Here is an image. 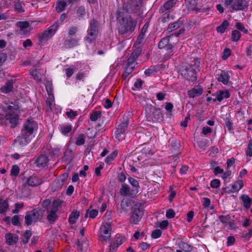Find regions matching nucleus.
<instances>
[{
  "label": "nucleus",
  "mask_w": 252,
  "mask_h": 252,
  "mask_svg": "<svg viewBox=\"0 0 252 252\" xmlns=\"http://www.w3.org/2000/svg\"><path fill=\"white\" fill-rule=\"evenodd\" d=\"M85 8L83 6H79L76 11V14L78 17L82 18L85 15Z\"/></svg>",
  "instance_id": "603ef678"
},
{
  "label": "nucleus",
  "mask_w": 252,
  "mask_h": 252,
  "mask_svg": "<svg viewBox=\"0 0 252 252\" xmlns=\"http://www.w3.org/2000/svg\"><path fill=\"white\" fill-rule=\"evenodd\" d=\"M241 198L243 203L244 207L246 209H249L252 203V199L247 195H242Z\"/></svg>",
  "instance_id": "cd10ccee"
},
{
  "label": "nucleus",
  "mask_w": 252,
  "mask_h": 252,
  "mask_svg": "<svg viewBox=\"0 0 252 252\" xmlns=\"http://www.w3.org/2000/svg\"><path fill=\"white\" fill-rule=\"evenodd\" d=\"M42 182V180L41 178L34 175L30 176L27 181V184L31 187L39 186Z\"/></svg>",
  "instance_id": "dca6fc26"
},
{
  "label": "nucleus",
  "mask_w": 252,
  "mask_h": 252,
  "mask_svg": "<svg viewBox=\"0 0 252 252\" xmlns=\"http://www.w3.org/2000/svg\"><path fill=\"white\" fill-rule=\"evenodd\" d=\"M220 181L219 179H215L213 180L211 182L210 186L212 188H214V189L218 188V187H220Z\"/></svg>",
  "instance_id": "0e129e2a"
},
{
  "label": "nucleus",
  "mask_w": 252,
  "mask_h": 252,
  "mask_svg": "<svg viewBox=\"0 0 252 252\" xmlns=\"http://www.w3.org/2000/svg\"><path fill=\"white\" fill-rule=\"evenodd\" d=\"M66 67H67L65 68L64 70L67 78H69L73 74L76 68L73 65H71L70 66L67 65Z\"/></svg>",
  "instance_id": "e433bc0d"
},
{
  "label": "nucleus",
  "mask_w": 252,
  "mask_h": 252,
  "mask_svg": "<svg viewBox=\"0 0 252 252\" xmlns=\"http://www.w3.org/2000/svg\"><path fill=\"white\" fill-rule=\"evenodd\" d=\"M12 223L15 226L20 225V217L18 215H15L13 217L12 219Z\"/></svg>",
  "instance_id": "e2e57ef3"
},
{
  "label": "nucleus",
  "mask_w": 252,
  "mask_h": 252,
  "mask_svg": "<svg viewBox=\"0 0 252 252\" xmlns=\"http://www.w3.org/2000/svg\"><path fill=\"white\" fill-rule=\"evenodd\" d=\"M215 77L218 82L224 85L229 86L232 84L231 82L230 81V75L229 73L226 70H219Z\"/></svg>",
  "instance_id": "0eeeda50"
},
{
  "label": "nucleus",
  "mask_w": 252,
  "mask_h": 252,
  "mask_svg": "<svg viewBox=\"0 0 252 252\" xmlns=\"http://www.w3.org/2000/svg\"><path fill=\"white\" fill-rule=\"evenodd\" d=\"M143 83L144 81H142L141 79H137L136 81L134 83L133 87H132V90H136L140 89L142 87V86L143 84Z\"/></svg>",
  "instance_id": "8fccbe9b"
},
{
  "label": "nucleus",
  "mask_w": 252,
  "mask_h": 252,
  "mask_svg": "<svg viewBox=\"0 0 252 252\" xmlns=\"http://www.w3.org/2000/svg\"><path fill=\"white\" fill-rule=\"evenodd\" d=\"M80 216V212L77 210H73L70 214L68 218V221L70 224L76 223L77 220Z\"/></svg>",
  "instance_id": "bb28decb"
},
{
  "label": "nucleus",
  "mask_w": 252,
  "mask_h": 252,
  "mask_svg": "<svg viewBox=\"0 0 252 252\" xmlns=\"http://www.w3.org/2000/svg\"><path fill=\"white\" fill-rule=\"evenodd\" d=\"M101 116L100 111H94L93 112L90 116V120L92 121H96Z\"/></svg>",
  "instance_id": "864d4df0"
},
{
  "label": "nucleus",
  "mask_w": 252,
  "mask_h": 252,
  "mask_svg": "<svg viewBox=\"0 0 252 252\" xmlns=\"http://www.w3.org/2000/svg\"><path fill=\"white\" fill-rule=\"evenodd\" d=\"M16 26L19 29V33L21 35H26L29 33L31 29L28 22H18L16 24Z\"/></svg>",
  "instance_id": "9d476101"
},
{
  "label": "nucleus",
  "mask_w": 252,
  "mask_h": 252,
  "mask_svg": "<svg viewBox=\"0 0 252 252\" xmlns=\"http://www.w3.org/2000/svg\"><path fill=\"white\" fill-rule=\"evenodd\" d=\"M0 201V214H4L8 209V202L7 200L2 201V199Z\"/></svg>",
  "instance_id": "f704fd0d"
},
{
  "label": "nucleus",
  "mask_w": 252,
  "mask_h": 252,
  "mask_svg": "<svg viewBox=\"0 0 252 252\" xmlns=\"http://www.w3.org/2000/svg\"><path fill=\"white\" fill-rule=\"evenodd\" d=\"M161 235V231L160 229H156L154 230L151 234V236L154 239H157Z\"/></svg>",
  "instance_id": "69168bd1"
},
{
  "label": "nucleus",
  "mask_w": 252,
  "mask_h": 252,
  "mask_svg": "<svg viewBox=\"0 0 252 252\" xmlns=\"http://www.w3.org/2000/svg\"><path fill=\"white\" fill-rule=\"evenodd\" d=\"M57 212V211H56V210L51 209V211L49 210V213L47 217V219L49 222H54L57 219L58 216L56 214Z\"/></svg>",
  "instance_id": "2f4dec72"
},
{
  "label": "nucleus",
  "mask_w": 252,
  "mask_h": 252,
  "mask_svg": "<svg viewBox=\"0 0 252 252\" xmlns=\"http://www.w3.org/2000/svg\"><path fill=\"white\" fill-rule=\"evenodd\" d=\"M19 116L17 114L7 113L6 115V120H7L11 125V127H15L18 124Z\"/></svg>",
  "instance_id": "f8f14e48"
},
{
  "label": "nucleus",
  "mask_w": 252,
  "mask_h": 252,
  "mask_svg": "<svg viewBox=\"0 0 252 252\" xmlns=\"http://www.w3.org/2000/svg\"><path fill=\"white\" fill-rule=\"evenodd\" d=\"M246 155L249 157H252V139L250 140L246 150Z\"/></svg>",
  "instance_id": "052dcab7"
},
{
  "label": "nucleus",
  "mask_w": 252,
  "mask_h": 252,
  "mask_svg": "<svg viewBox=\"0 0 252 252\" xmlns=\"http://www.w3.org/2000/svg\"><path fill=\"white\" fill-rule=\"evenodd\" d=\"M220 221L223 224L228 223L231 220V217L229 215L226 216H220L219 217Z\"/></svg>",
  "instance_id": "5fc2aeb1"
},
{
  "label": "nucleus",
  "mask_w": 252,
  "mask_h": 252,
  "mask_svg": "<svg viewBox=\"0 0 252 252\" xmlns=\"http://www.w3.org/2000/svg\"><path fill=\"white\" fill-rule=\"evenodd\" d=\"M185 3L189 10H193L196 6L195 0H191L190 2L189 0H185Z\"/></svg>",
  "instance_id": "4d7b16f0"
},
{
  "label": "nucleus",
  "mask_w": 252,
  "mask_h": 252,
  "mask_svg": "<svg viewBox=\"0 0 252 252\" xmlns=\"http://www.w3.org/2000/svg\"><path fill=\"white\" fill-rule=\"evenodd\" d=\"M101 236L105 241L109 240L111 236V229L110 224L107 223L102 225L100 228Z\"/></svg>",
  "instance_id": "1a4fd4ad"
},
{
  "label": "nucleus",
  "mask_w": 252,
  "mask_h": 252,
  "mask_svg": "<svg viewBox=\"0 0 252 252\" xmlns=\"http://www.w3.org/2000/svg\"><path fill=\"white\" fill-rule=\"evenodd\" d=\"M68 177L67 173H63L62 175L60 177L61 180H56L54 182V184L57 185L59 184V186H57V189H61L65 181H66L67 178Z\"/></svg>",
  "instance_id": "c85d7f7f"
},
{
  "label": "nucleus",
  "mask_w": 252,
  "mask_h": 252,
  "mask_svg": "<svg viewBox=\"0 0 252 252\" xmlns=\"http://www.w3.org/2000/svg\"><path fill=\"white\" fill-rule=\"evenodd\" d=\"M177 1V0H169L165 2L160 8L159 12L160 13H163L165 11L170 9L175 5Z\"/></svg>",
  "instance_id": "412c9836"
},
{
  "label": "nucleus",
  "mask_w": 252,
  "mask_h": 252,
  "mask_svg": "<svg viewBox=\"0 0 252 252\" xmlns=\"http://www.w3.org/2000/svg\"><path fill=\"white\" fill-rule=\"evenodd\" d=\"M38 129V125L33 120L29 119L25 123L21 134L15 140V143L20 145L28 144L34 137L33 133Z\"/></svg>",
  "instance_id": "f257e3e1"
},
{
  "label": "nucleus",
  "mask_w": 252,
  "mask_h": 252,
  "mask_svg": "<svg viewBox=\"0 0 252 252\" xmlns=\"http://www.w3.org/2000/svg\"><path fill=\"white\" fill-rule=\"evenodd\" d=\"M85 135L83 133L79 134L75 138V144L77 146L83 145L85 142Z\"/></svg>",
  "instance_id": "c9c22d12"
},
{
  "label": "nucleus",
  "mask_w": 252,
  "mask_h": 252,
  "mask_svg": "<svg viewBox=\"0 0 252 252\" xmlns=\"http://www.w3.org/2000/svg\"><path fill=\"white\" fill-rule=\"evenodd\" d=\"M6 242L8 245L16 244L19 240L18 236L16 234L8 233L5 235Z\"/></svg>",
  "instance_id": "4be33fe9"
},
{
  "label": "nucleus",
  "mask_w": 252,
  "mask_h": 252,
  "mask_svg": "<svg viewBox=\"0 0 252 252\" xmlns=\"http://www.w3.org/2000/svg\"><path fill=\"white\" fill-rule=\"evenodd\" d=\"M135 68V65L130 66V65H126V68L124 71L123 75L126 77L128 75H129L134 69Z\"/></svg>",
  "instance_id": "09e8293b"
},
{
  "label": "nucleus",
  "mask_w": 252,
  "mask_h": 252,
  "mask_svg": "<svg viewBox=\"0 0 252 252\" xmlns=\"http://www.w3.org/2000/svg\"><path fill=\"white\" fill-rule=\"evenodd\" d=\"M124 241L122 237H117L115 240L111 244L110 248V252H115L118 247H119L120 245H121Z\"/></svg>",
  "instance_id": "393cba45"
},
{
  "label": "nucleus",
  "mask_w": 252,
  "mask_h": 252,
  "mask_svg": "<svg viewBox=\"0 0 252 252\" xmlns=\"http://www.w3.org/2000/svg\"><path fill=\"white\" fill-rule=\"evenodd\" d=\"M224 6L230 7L232 11H241L247 9L249 2L246 0H224Z\"/></svg>",
  "instance_id": "20e7f679"
},
{
  "label": "nucleus",
  "mask_w": 252,
  "mask_h": 252,
  "mask_svg": "<svg viewBox=\"0 0 252 252\" xmlns=\"http://www.w3.org/2000/svg\"><path fill=\"white\" fill-rule=\"evenodd\" d=\"M139 55L140 52L138 50L132 52L127 60L126 65H130V66L135 65V67L137 64L135 62Z\"/></svg>",
  "instance_id": "a211bd4d"
},
{
  "label": "nucleus",
  "mask_w": 252,
  "mask_h": 252,
  "mask_svg": "<svg viewBox=\"0 0 252 252\" xmlns=\"http://www.w3.org/2000/svg\"><path fill=\"white\" fill-rule=\"evenodd\" d=\"M98 33V22L95 19H93L90 22L87 30V34L86 36V41L92 43L95 40Z\"/></svg>",
  "instance_id": "7ed1b4c3"
},
{
  "label": "nucleus",
  "mask_w": 252,
  "mask_h": 252,
  "mask_svg": "<svg viewBox=\"0 0 252 252\" xmlns=\"http://www.w3.org/2000/svg\"><path fill=\"white\" fill-rule=\"evenodd\" d=\"M66 6V2L62 0H58L56 6V10L58 13L63 11Z\"/></svg>",
  "instance_id": "473e14b6"
},
{
  "label": "nucleus",
  "mask_w": 252,
  "mask_h": 252,
  "mask_svg": "<svg viewBox=\"0 0 252 252\" xmlns=\"http://www.w3.org/2000/svg\"><path fill=\"white\" fill-rule=\"evenodd\" d=\"M184 18H180L176 22L170 24L168 26V29L171 31H174L179 28L184 23Z\"/></svg>",
  "instance_id": "a878e982"
},
{
  "label": "nucleus",
  "mask_w": 252,
  "mask_h": 252,
  "mask_svg": "<svg viewBox=\"0 0 252 252\" xmlns=\"http://www.w3.org/2000/svg\"><path fill=\"white\" fill-rule=\"evenodd\" d=\"M62 203V201L60 199L54 200L53 202L52 209L56 210V211H58L59 207L61 206Z\"/></svg>",
  "instance_id": "6e6d98bb"
},
{
  "label": "nucleus",
  "mask_w": 252,
  "mask_h": 252,
  "mask_svg": "<svg viewBox=\"0 0 252 252\" xmlns=\"http://www.w3.org/2000/svg\"><path fill=\"white\" fill-rule=\"evenodd\" d=\"M25 221L26 225L28 226L31 225L32 222L34 221L33 216L30 212L27 213L26 215L25 216Z\"/></svg>",
  "instance_id": "79ce46f5"
},
{
  "label": "nucleus",
  "mask_w": 252,
  "mask_h": 252,
  "mask_svg": "<svg viewBox=\"0 0 252 252\" xmlns=\"http://www.w3.org/2000/svg\"><path fill=\"white\" fill-rule=\"evenodd\" d=\"M48 162V158H36L34 163L38 167H45Z\"/></svg>",
  "instance_id": "58836bf2"
},
{
  "label": "nucleus",
  "mask_w": 252,
  "mask_h": 252,
  "mask_svg": "<svg viewBox=\"0 0 252 252\" xmlns=\"http://www.w3.org/2000/svg\"><path fill=\"white\" fill-rule=\"evenodd\" d=\"M117 19L120 24L118 31L120 34H130L135 30L137 22L130 16L123 17L120 12L117 15Z\"/></svg>",
  "instance_id": "f03ea898"
},
{
  "label": "nucleus",
  "mask_w": 252,
  "mask_h": 252,
  "mask_svg": "<svg viewBox=\"0 0 252 252\" xmlns=\"http://www.w3.org/2000/svg\"><path fill=\"white\" fill-rule=\"evenodd\" d=\"M184 75L186 79L189 81L193 82L196 80L195 69L191 66L186 69Z\"/></svg>",
  "instance_id": "2eb2a0df"
},
{
  "label": "nucleus",
  "mask_w": 252,
  "mask_h": 252,
  "mask_svg": "<svg viewBox=\"0 0 252 252\" xmlns=\"http://www.w3.org/2000/svg\"><path fill=\"white\" fill-rule=\"evenodd\" d=\"M243 181L242 180H239L235 182L234 184L232 185L230 192H234L235 191H238L243 187Z\"/></svg>",
  "instance_id": "72a5a7b5"
},
{
  "label": "nucleus",
  "mask_w": 252,
  "mask_h": 252,
  "mask_svg": "<svg viewBox=\"0 0 252 252\" xmlns=\"http://www.w3.org/2000/svg\"><path fill=\"white\" fill-rule=\"evenodd\" d=\"M231 55V50L229 48H225L223 52L222 56V59L223 60H226Z\"/></svg>",
  "instance_id": "680f3d73"
},
{
  "label": "nucleus",
  "mask_w": 252,
  "mask_h": 252,
  "mask_svg": "<svg viewBox=\"0 0 252 252\" xmlns=\"http://www.w3.org/2000/svg\"><path fill=\"white\" fill-rule=\"evenodd\" d=\"M170 19H173V18L170 16V12H167L163 13L160 20L161 22L165 23Z\"/></svg>",
  "instance_id": "a18cd8bd"
},
{
  "label": "nucleus",
  "mask_w": 252,
  "mask_h": 252,
  "mask_svg": "<svg viewBox=\"0 0 252 252\" xmlns=\"http://www.w3.org/2000/svg\"><path fill=\"white\" fill-rule=\"evenodd\" d=\"M15 82L13 80H9L5 84L1 87L0 90L3 93H8L11 92L13 88V84Z\"/></svg>",
  "instance_id": "5701e85b"
},
{
  "label": "nucleus",
  "mask_w": 252,
  "mask_h": 252,
  "mask_svg": "<svg viewBox=\"0 0 252 252\" xmlns=\"http://www.w3.org/2000/svg\"><path fill=\"white\" fill-rule=\"evenodd\" d=\"M31 75L33 76V78L36 81L41 80L40 76L36 69L33 70L30 72Z\"/></svg>",
  "instance_id": "774afa93"
},
{
  "label": "nucleus",
  "mask_w": 252,
  "mask_h": 252,
  "mask_svg": "<svg viewBox=\"0 0 252 252\" xmlns=\"http://www.w3.org/2000/svg\"><path fill=\"white\" fill-rule=\"evenodd\" d=\"M58 27V22H55L48 29V30L44 31L42 35L39 36L40 41H42L44 40H47L48 38L52 37L56 33Z\"/></svg>",
  "instance_id": "6e6552de"
},
{
  "label": "nucleus",
  "mask_w": 252,
  "mask_h": 252,
  "mask_svg": "<svg viewBox=\"0 0 252 252\" xmlns=\"http://www.w3.org/2000/svg\"><path fill=\"white\" fill-rule=\"evenodd\" d=\"M230 93L229 91L225 90L224 91H217L214 94H213V96H215V98L213 99L214 102L218 101L220 102L224 98H228L230 97Z\"/></svg>",
  "instance_id": "9b49d317"
},
{
  "label": "nucleus",
  "mask_w": 252,
  "mask_h": 252,
  "mask_svg": "<svg viewBox=\"0 0 252 252\" xmlns=\"http://www.w3.org/2000/svg\"><path fill=\"white\" fill-rule=\"evenodd\" d=\"M236 28L237 29L238 31H240L242 32H244L245 33H247L248 32V31L247 29H246L245 27L243 26V25L240 23L237 22L236 24Z\"/></svg>",
  "instance_id": "bf43d9fd"
},
{
  "label": "nucleus",
  "mask_w": 252,
  "mask_h": 252,
  "mask_svg": "<svg viewBox=\"0 0 252 252\" xmlns=\"http://www.w3.org/2000/svg\"><path fill=\"white\" fill-rule=\"evenodd\" d=\"M7 113L16 114V113L19 111L20 107L18 105H9L7 106Z\"/></svg>",
  "instance_id": "37998d69"
},
{
  "label": "nucleus",
  "mask_w": 252,
  "mask_h": 252,
  "mask_svg": "<svg viewBox=\"0 0 252 252\" xmlns=\"http://www.w3.org/2000/svg\"><path fill=\"white\" fill-rule=\"evenodd\" d=\"M229 25V23L228 21L227 20H224L220 24V25L217 27L216 30L218 32L223 33L225 32L226 29L228 27Z\"/></svg>",
  "instance_id": "c756f323"
},
{
  "label": "nucleus",
  "mask_w": 252,
  "mask_h": 252,
  "mask_svg": "<svg viewBox=\"0 0 252 252\" xmlns=\"http://www.w3.org/2000/svg\"><path fill=\"white\" fill-rule=\"evenodd\" d=\"M127 128V124L126 123H123L120 124L118 128H117V130L116 131V134L117 136H118L119 135H120L121 134H123L125 132Z\"/></svg>",
  "instance_id": "7c9ffc66"
},
{
  "label": "nucleus",
  "mask_w": 252,
  "mask_h": 252,
  "mask_svg": "<svg viewBox=\"0 0 252 252\" xmlns=\"http://www.w3.org/2000/svg\"><path fill=\"white\" fill-rule=\"evenodd\" d=\"M20 172V168L17 165H14L12 166L10 175L11 176L17 177Z\"/></svg>",
  "instance_id": "c03bdc74"
},
{
  "label": "nucleus",
  "mask_w": 252,
  "mask_h": 252,
  "mask_svg": "<svg viewBox=\"0 0 252 252\" xmlns=\"http://www.w3.org/2000/svg\"><path fill=\"white\" fill-rule=\"evenodd\" d=\"M241 36V34L239 31L233 30L231 33V40L234 42H237L240 39Z\"/></svg>",
  "instance_id": "ea45409f"
},
{
  "label": "nucleus",
  "mask_w": 252,
  "mask_h": 252,
  "mask_svg": "<svg viewBox=\"0 0 252 252\" xmlns=\"http://www.w3.org/2000/svg\"><path fill=\"white\" fill-rule=\"evenodd\" d=\"M128 181L129 183L131 184V185L136 188V189H138V188L139 187V183L137 180L135 179L131 178L129 177Z\"/></svg>",
  "instance_id": "338daca9"
},
{
  "label": "nucleus",
  "mask_w": 252,
  "mask_h": 252,
  "mask_svg": "<svg viewBox=\"0 0 252 252\" xmlns=\"http://www.w3.org/2000/svg\"><path fill=\"white\" fill-rule=\"evenodd\" d=\"M78 31V28L77 26L71 27L68 31V34L69 36H74Z\"/></svg>",
  "instance_id": "3c124183"
},
{
  "label": "nucleus",
  "mask_w": 252,
  "mask_h": 252,
  "mask_svg": "<svg viewBox=\"0 0 252 252\" xmlns=\"http://www.w3.org/2000/svg\"><path fill=\"white\" fill-rule=\"evenodd\" d=\"M141 6V2L138 0H128L124 3L123 9L127 12L135 13L138 12Z\"/></svg>",
  "instance_id": "423d86ee"
},
{
  "label": "nucleus",
  "mask_w": 252,
  "mask_h": 252,
  "mask_svg": "<svg viewBox=\"0 0 252 252\" xmlns=\"http://www.w3.org/2000/svg\"><path fill=\"white\" fill-rule=\"evenodd\" d=\"M46 90L49 95V97L46 101V105L47 106V111H51L52 109V107L54 105V97L53 94H52V91L50 88L46 87Z\"/></svg>",
  "instance_id": "f3484780"
},
{
  "label": "nucleus",
  "mask_w": 252,
  "mask_h": 252,
  "mask_svg": "<svg viewBox=\"0 0 252 252\" xmlns=\"http://www.w3.org/2000/svg\"><path fill=\"white\" fill-rule=\"evenodd\" d=\"M80 39L76 37L65 40L64 45L66 48H71L79 45Z\"/></svg>",
  "instance_id": "6ab92c4d"
},
{
  "label": "nucleus",
  "mask_w": 252,
  "mask_h": 252,
  "mask_svg": "<svg viewBox=\"0 0 252 252\" xmlns=\"http://www.w3.org/2000/svg\"><path fill=\"white\" fill-rule=\"evenodd\" d=\"M60 132L63 135H67L72 131L73 127L70 124H62L59 126Z\"/></svg>",
  "instance_id": "aec40b11"
},
{
  "label": "nucleus",
  "mask_w": 252,
  "mask_h": 252,
  "mask_svg": "<svg viewBox=\"0 0 252 252\" xmlns=\"http://www.w3.org/2000/svg\"><path fill=\"white\" fill-rule=\"evenodd\" d=\"M170 37L171 35L162 38L158 43V47L160 49L166 47L168 50L171 49L173 46L171 44H169Z\"/></svg>",
  "instance_id": "b1692460"
},
{
  "label": "nucleus",
  "mask_w": 252,
  "mask_h": 252,
  "mask_svg": "<svg viewBox=\"0 0 252 252\" xmlns=\"http://www.w3.org/2000/svg\"><path fill=\"white\" fill-rule=\"evenodd\" d=\"M130 205V201L128 199H123L121 203L122 209L124 211L126 210L127 207Z\"/></svg>",
  "instance_id": "49530a36"
},
{
  "label": "nucleus",
  "mask_w": 252,
  "mask_h": 252,
  "mask_svg": "<svg viewBox=\"0 0 252 252\" xmlns=\"http://www.w3.org/2000/svg\"><path fill=\"white\" fill-rule=\"evenodd\" d=\"M32 232L31 230H26L23 234L24 237L25 238V239H23L22 242L24 244H27L32 236Z\"/></svg>",
  "instance_id": "de8ad7c7"
},
{
  "label": "nucleus",
  "mask_w": 252,
  "mask_h": 252,
  "mask_svg": "<svg viewBox=\"0 0 252 252\" xmlns=\"http://www.w3.org/2000/svg\"><path fill=\"white\" fill-rule=\"evenodd\" d=\"M129 187L126 184L122 185L120 189V193L122 195L125 196L129 195Z\"/></svg>",
  "instance_id": "a19ab883"
},
{
  "label": "nucleus",
  "mask_w": 252,
  "mask_h": 252,
  "mask_svg": "<svg viewBox=\"0 0 252 252\" xmlns=\"http://www.w3.org/2000/svg\"><path fill=\"white\" fill-rule=\"evenodd\" d=\"M66 115L70 119H74L77 115V113L72 109H70L66 112Z\"/></svg>",
  "instance_id": "13d9d810"
},
{
  "label": "nucleus",
  "mask_w": 252,
  "mask_h": 252,
  "mask_svg": "<svg viewBox=\"0 0 252 252\" xmlns=\"http://www.w3.org/2000/svg\"><path fill=\"white\" fill-rule=\"evenodd\" d=\"M179 247L185 252H190L192 250L191 246L184 242H181L180 243Z\"/></svg>",
  "instance_id": "4c0bfd02"
},
{
  "label": "nucleus",
  "mask_w": 252,
  "mask_h": 252,
  "mask_svg": "<svg viewBox=\"0 0 252 252\" xmlns=\"http://www.w3.org/2000/svg\"><path fill=\"white\" fill-rule=\"evenodd\" d=\"M44 212V210L39 208L32 209L30 212L33 216L34 222L40 220L42 219Z\"/></svg>",
  "instance_id": "4468645a"
},
{
  "label": "nucleus",
  "mask_w": 252,
  "mask_h": 252,
  "mask_svg": "<svg viewBox=\"0 0 252 252\" xmlns=\"http://www.w3.org/2000/svg\"><path fill=\"white\" fill-rule=\"evenodd\" d=\"M203 91V88L201 86H196L189 90L188 94L189 97L194 98L202 94Z\"/></svg>",
  "instance_id": "ddd939ff"
},
{
  "label": "nucleus",
  "mask_w": 252,
  "mask_h": 252,
  "mask_svg": "<svg viewBox=\"0 0 252 252\" xmlns=\"http://www.w3.org/2000/svg\"><path fill=\"white\" fill-rule=\"evenodd\" d=\"M144 215V209L141 204L137 203L132 208L130 222L132 224H138Z\"/></svg>",
  "instance_id": "39448f33"
}]
</instances>
